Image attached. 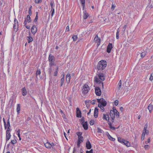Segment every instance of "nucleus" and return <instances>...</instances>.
Returning <instances> with one entry per match:
<instances>
[{
	"label": "nucleus",
	"instance_id": "obj_1",
	"mask_svg": "<svg viewBox=\"0 0 153 153\" xmlns=\"http://www.w3.org/2000/svg\"><path fill=\"white\" fill-rule=\"evenodd\" d=\"M105 79V77L102 73H100L98 74L95 76L94 81L97 83L102 84V88H104V86L102 81H104Z\"/></svg>",
	"mask_w": 153,
	"mask_h": 153
},
{
	"label": "nucleus",
	"instance_id": "obj_2",
	"mask_svg": "<svg viewBox=\"0 0 153 153\" xmlns=\"http://www.w3.org/2000/svg\"><path fill=\"white\" fill-rule=\"evenodd\" d=\"M55 59V57L53 55L51 54L49 55L48 57V60L49 62V65L50 68L49 69L48 73L50 75H51V73L52 66L53 65L55 66H56V64L54 63Z\"/></svg>",
	"mask_w": 153,
	"mask_h": 153
},
{
	"label": "nucleus",
	"instance_id": "obj_3",
	"mask_svg": "<svg viewBox=\"0 0 153 153\" xmlns=\"http://www.w3.org/2000/svg\"><path fill=\"white\" fill-rule=\"evenodd\" d=\"M110 116L111 118L112 122L113 123L114 121V118L115 116L116 117L119 118V113L118 111L115 108H113V110H111L110 111Z\"/></svg>",
	"mask_w": 153,
	"mask_h": 153
},
{
	"label": "nucleus",
	"instance_id": "obj_4",
	"mask_svg": "<svg viewBox=\"0 0 153 153\" xmlns=\"http://www.w3.org/2000/svg\"><path fill=\"white\" fill-rule=\"evenodd\" d=\"M107 65L106 62L104 60L99 61L97 65V69L99 70H102L105 69Z\"/></svg>",
	"mask_w": 153,
	"mask_h": 153
},
{
	"label": "nucleus",
	"instance_id": "obj_5",
	"mask_svg": "<svg viewBox=\"0 0 153 153\" xmlns=\"http://www.w3.org/2000/svg\"><path fill=\"white\" fill-rule=\"evenodd\" d=\"M97 100L99 103L98 104H100L103 107H105L106 106L107 102L103 98H101L99 99H97Z\"/></svg>",
	"mask_w": 153,
	"mask_h": 153
},
{
	"label": "nucleus",
	"instance_id": "obj_6",
	"mask_svg": "<svg viewBox=\"0 0 153 153\" xmlns=\"http://www.w3.org/2000/svg\"><path fill=\"white\" fill-rule=\"evenodd\" d=\"M89 90L88 85L85 84L83 86V88L82 89V93L84 94H86L88 93Z\"/></svg>",
	"mask_w": 153,
	"mask_h": 153
},
{
	"label": "nucleus",
	"instance_id": "obj_7",
	"mask_svg": "<svg viewBox=\"0 0 153 153\" xmlns=\"http://www.w3.org/2000/svg\"><path fill=\"white\" fill-rule=\"evenodd\" d=\"M14 24H13L14 30L16 32L18 30V22L17 20L16 19H14Z\"/></svg>",
	"mask_w": 153,
	"mask_h": 153
},
{
	"label": "nucleus",
	"instance_id": "obj_8",
	"mask_svg": "<svg viewBox=\"0 0 153 153\" xmlns=\"http://www.w3.org/2000/svg\"><path fill=\"white\" fill-rule=\"evenodd\" d=\"M45 146L46 148L48 149H51L53 148L54 146V144L53 143H51L49 142H47L45 144Z\"/></svg>",
	"mask_w": 153,
	"mask_h": 153
},
{
	"label": "nucleus",
	"instance_id": "obj_9",
	"mask_svg": "<svg viewBox=\"0 0 153 153\" xmlns=\"http://www.w3.org/2000/svg\"><path fill=\"white\" fill-rule=\"evenodd\" d=\"M95 93L98 96H100L101 94V90L99 87H97L95 88Z\"/></svg>",
	"mask_w": 153,
	"mask_h": 153
},
{
	"label": "nucleus",
	"instance_id": "obj_10",
	"mask_svg": "<svg viewBox=\"0 0 153 153\" xmlns=\"http://www.w3.org/2000/svg\"><path fill=\"white\" fill-rule=\"evenodd\" d=\"M94 40L97 43L98 46L100 45V38H99L97 35L95 37Z\"/></svg>",
	"mask_w": 153,
	"mask_h": 153
},
{
	"label": "nucleus",
	"instance_id": "obj_11",
	"mask_svg": "<svg viewBox=\"0 0 153 153\" xmlns=\"http://www.w3.org/2000/svg\"><path fill=\"white\" fill-rule=\"evenodd\" d=\"M113 48L112 44V43H109L108 45L107 48V52L108 53L111 52V50Z\"/></svg>",
	"mask_w": 153,
	"mask_h": 153
},
{
	"label": "nucleus",
	"instance_id": "obj_12",
	"mask_svg": "<svg viewBox=\"0 0 153 153\" xmlns=\"http://www.w3.org/2000/svg\"><path fill=\"white\" fill-rule=\"evenodd\" d=\"M76 110V117H81V112L79 108H77Z\"/></svg>",
	"mask_w": 153,
	"mask_h": 153
},
{
	"label": "nucleus",
	"instance_id": "obj_13",
	"mask_svg": "<svg viewBox=\"0 0 153 153\" xmlns=\"http://www.w3.org/2000/svg\"><path fill=\"white\" fill-rule=\"evenodd\" d=\"M50 5L51 6V10L50 11V12H52V13L51 14V16L52 17L53 16V15L54 13V7H53V3L52 2H51L50 3Z\"/></svg>",
	"mask_w": 153,
	"mask_h": 153
},
{
	"label": "nucleus",
	"instance_id": "obj_14",
	"mask_svg": "<svg viewBox=\"0 0 153 153\" xmlns=\"http://www.w3.org/2000/svg\"><path fill=\"white\" fill-rule=\"evenodd\" d=\"M37 29L35 25H33L31 28V31L33 34H35L37 32Z\"/></svg>",
	"mask_w": 153,
	"mask_h": 153
},
{
	"label": "nucleus",
	"instance_id": "obj_15",
	"mask_svg": "<svg viewBox=\"0 0 153 153\" xmlns=\"http://www.w3.org/2000/svg\"><path fill=\"white\" fill-rule=\"evenodd\" d=\"M86 147L87 149H90L91 147V145L90 141L88 140L86 143Z\"/></svg>",
	"mask_w": 153,
	"mask_h": 153
},
{
	"label": "nucleus",
	"instance_id": "obj_16",
	"mask_svg": "<svg viewBox=\"0 0 153 153\" xmlns=\"http://www.w3.org/2000/svg\"><path fill=\"white\" fill-rule=\"evenodd\" d=\"M102 119L103 120H105L106 121L109 122V117L107 114H103L102 116Z\"/></svg>",
	"mask_w": 153,
	"mask_h": 153
},
{
	"label": "nucleus",
	"instance_id": "obj_17",
	"mask_svg": "<svg viewBox=\"0 0 153 153\" xmlns=\"http://www.w3.org/2000/svg\"><path fill=\"white\" fill-rule=\"evenodd\" d=\"M71 77V74H70L68 73L67 74L66 77V81L68 83H69L70 82Z\"/></svg>",
	"mask_w": 153,
	"mask_h": 153
},
{
	"label": "nucleus",
	"instance_id": "obj_18",
	"mask_svg": "<svg viewBox=\"0 0 153 153\" xmlns=\"http://www.w3.org/2000/svg\"><path fill=\"white\" fill-rule=\"evenodd\" d=\"M98 109L97 108H95L94 109V117L95 118L97 117L98 116Z\"/></svg>",
	"mask_w": 153,
	"mask_h": 153
},
{
	"label": "nucleus",
	"instance_id": "obj_19",
	"mask_svg": "<svg viewBox=\"0 0 153 153\" xmlns=\"http://www.w3.org/2000/svg\"><path fill=\"white\" fill-rule=\"evenodd\" d=\"M11 135L10 133L6 132V140L7 141H8L10 138Z\"/></svg>",
	"mask_w": 153,
	"mask_h": 153
},
{
	"label": "nucleus",
	"instance_id": "obj_20",
	"mask_svg": "<svg viewBox=\"0 0 153 153\" xmlns=\"http://www.w3.org/2000/svg\"><path fill=\"white\" fill-rule=\"evenodd\" d=\"M83 127L84 128L85 130H86L88 129V126L87 122H85L83 123Z\"/></svg>",
	"mask_w": 153,
	"mask_h": 153
},
{
	"label": "nucleus",
	"instance_id": "obj_21",
	"mask_svg": "<svg viewBox=\"0 0 153 153\" xmlns=\"http://www.w3.org/2000/svg\"><path fill=\"white\" fill-rule=\"evenodd\" d=\"M22 95L23 96H25L27 94V91L25 87L23 88L22 89Z\"/></svg>",
	"mask_w": 153,
	"mask_h": 153
},
{
	"label": "nucleus",
	"instance_id": "obj_22",
	"mask_svg": "<svg viewBox=\"0 0 153 153\" xmlns=\"http://www.w3.org/2000/svg\"><path fill=\"white\" fill-rule=\"evenodd\" d=\"M84 16L83 18L85 19H86L88 17V14L86 13V11H83Z\"/></svg>",
	"mask_w": 153,
	"mask_h": 153
},
{
	"label": "nucleus",
	"instance_id": "obj_23",
	"mask_svg": "<svg viewBox=\"0 0 153 153\" xmlns=\"http://www.w3.org/2000/svg\"><path fill=\"white\" fill-rule=\"evenodd\" d=\"M123 143L127 147H130L131 146V144L128 141L125 140Z\"/></svg>",
	"mask_w": 153,
	"mask_h": 153
},
{
	"label": "nucleus",
	"instance_id": "obj_24",
	"mask_svg": "<svg viewBox=\"0 0 153 153\" xmlns=\"http://www.w3.org/2000/svg\"><path fill=\"white\" fill-rule=\"evenodd\" d=\"M58 70H59L58 67L57 66L56 68V71H55V72H54V73L53 75L54 76H57L58 71Z\"/></svg>",
	"mask_w": 153,
	"mask_h": 153
},
{
	"label": "nucleus",
	"instance_id": "obj_25",
	"mask_svg": "<svg viewBox=\"0 0 153 153\" xmlns=\"http://www.w3.org/2000/svg\"><path fill=\"white\" fill-rule=\"evenodd\" d=\"M65 80V74H64V76H63L62 78L61 79L60 82H61V84H60V86H62L64 83V81Z\"/></svg>",
	"mask_w": 153,
	"mask_h": 153
},
{
	"label": "nucleus",
	"instance_id": "obj_26",
	"mask_svg": "<svg viewBox=\"0 0 153 153\" xmlns=\"http://www.w3.org/2000/svg\"><path fill=\"white\" fill-rule=\"evenodd\" d=\"M148 109L149 111V112L150 113L152 110L153 106L151 104H150L148 106Z\"/></svg>",
	"mask_w": 153,
	"mask_h": 153
},
{
	"label": "nucleus",
	"instance_id": "obj_27",
	"mask_svg": "<svg viewBox=\"0 0 153 153\" xmlns=\"http://www.w3.org/2000/svg\"><path fill=\"white\" fill-rule=\"evenodd\" d=\"M16 110L18 114H19L20 113L19 111L20 110V104H18L17 105V108Z\"/></svg>",
	"mask_w": 153,
	"mask_h": 153
},
{
	"label": "nucleus",
	"instance_id": "obj_28",
	"mask_svg": "<svg viewBox=\"0 0 153 153\" xmlns=\"http://www.w3.org/2000/svg\"><path fill=\"white\" fill-rule=\"evenodd\" d=\"M118 140L119 142L123 143L125 140L120 137H118Z\"/></svg>",
	"mask_w": 153,
	"mask_h": 153
},
{
	"label": "nucleus",
	"instance_id": "obj_29",
	"mask_svg": "<svg viewBox=\"0 0 153 153\" xmlns=\"http://www.w3.org/2000/svg\"><path fill=\"white\" fill-rule=\"evenodd\" d=\"M149 132L148 130H146V129H143L142 134H143V135H145L146 134H148Z\"/></svg>",
	"mask_w": 153,
	"mask_h": 153
},
{
	"label": "nucleus",
	"instance_id": "obj_30",
	"mask_svg": "<svg viewBox=\"0 0 153 153\" xmlns=\"http://www.w3.org/2000/svg\"><path fill=\"white\" fill-rule=\"evenodd\" d=\"M121 86V81L120 80L118 84L117 89L119 90Z\"/></svg>",
	"mask_w": 153,
	"mask_h": 153
},
{
	"label": "nucleus",
	"instance_id": "obj_31",
	"mask_svg": "<svg viewBox=\"0 0 153 153\" xmlns=\"http://www.w3.org/2000/svg\"><path fill=\"white\" fill-rule=\"evenodd\" d=\"M120 30L119 28H118L117 30V31L116 33V38L118 39L119 38V35Z\"/></svg>",
	"mask_w": 153,
	"mask_h": 153
},
{
	"label": "nucleus",
	"instance_id": "obj_32",
	"mask_svg": "<svg viewBox=\"0 0 153 153\" xmlns=\"http://www.w3.org/2000/svg\"><path fill=\"white\" fill-rule=\"evenodd\" d=\"M146 53V51L143 52L140 54V56L142 58H143L144 57Z\"/></svg>",
	"mask_w": 153,
	"mask_h": 153
},
{
	"label": "nucleus",
	"instance_id": "obj_33",
	"mask_svg": "<svg viewBox=\"0 0 153 153\" xmlns=\"http://www.w3.org/2000/svg\"><path fill=\"white\" fill-rule=\"evenodd\" d=\"M108 124L110 128L111 129H113V130H115V127H113L112 126L111 123V122H109L108 123Z\"/></svg>",
	"mask_w": 153,
	"mask_h": 153
},
{
	"label": "nucleus",
	"instance_id": "obj_34",
	"mask_svg": "<svg viewBox=\"0 0 153 153\" xmlns=\"http://www.w3.org/2000/svg\"><path fill=\"white\" fill-rule=\"evenodd\" d=\"M27 21L28 22H30L31 21L30 15H27Z\"/></svg>",
	"mask_w": 153,
	"mask_h": 153
},
{
	"label": "nucleus",
	"instance_id": "obj_35",
	"mask_svg": "<svg viewBox=\"0 0 153 153\" xmlns=\"http://www.w3.org/2000/svg\"><path fill=\"white\" fill-rule=\"evenodd\" d=\"M98 106L100 108L101 111L102 112H103L104 110V107L102 106H101L100 104H98Z\"/></svg>",
	"mask_w": 153,
	"mask_h": 153
},
{
	"label": "nucleus",
	"instance_id": "obj_36",
	"mask_svg": "<svg viewBox=\"0 0 153 153\" xmlns=\"http://www.w3.org/2000/svg\"><path fill=\"white\" fill-rule=\"evenodd\" d=\"M80 1L83 7V9H84L85 6V0H80Z\"/></svg>",
	"mask_w": 153,
	"mask_h": 153
},
{
	"label": "nucleus",
	"instance_id": "obj_37",
	"mask_svg": "<svg viewBox=\"0 0 153 153\" xmlns=\"http://www.w3.org/2000/svg\"><path fill=\"white\" fill-rule=\"evenodd\" d=\"M28 39H27L28 41V42L29 43L32 42L33 40L32 38L31 37L29 36L27 37Z\"/></svg>",
	"mask_w": 153,
	"mask_h": 153
},
{
	"label": "nucleus",
	"instance_id": "obj_38",
	"mask_svg": "<svg viewBox=\"0 0 153 153\" xmlns=\"http://www.w3.org/2000/svg\"><path fill=\"white\" fill-rule=\"evenodd\" d=\"M72 38L73 39V41H75L77 39V37L76 35H74L73 36Z\"/></svg>",
	"mask_w": 153,
	"mask_h": 153
},
{
	"label": "nucleus",
	"instance_id": "obj_39",
	"mask_svg": "<svg viewBox=\"0 0 153 153\" xmlns=\"http://www.w3.org/2000/svg\"><path fill=\"white\" fill-rule=\"evenodd\" d=\"M97 132L98 133H102V134L103 133V131L102 129H101L100 128H97Z\"/></svg>",
	"mask_w": 153,
	"mask_h": 153
},
{
	"label": "nucleus",
	"instance_id": "obj_40",
	"mask_svg": "<svg viewBox=\"0 0 153 153\" xmlns=\"http://www.w3.org/2000/svg\"><path fill=\"white\" fill-rule=\"evenodd\" d=\"M83 141V137L82 136H81L78 137V141L81 142V143Z\"/></svg>",
	"mask_w": 153,
	"mask_h": 153
},
{
	"label": "nucleus",
	"instance_id": "obj_41",
	"mask_svg": "<svg viewBox=\"0 0 153 153\" xmlns=\"http://www.w3.org/2000/svg\"><path fill=\"white\" fill-rule=\"evenodd\" d=\"M41 74V71L40 69H38L37 70L36 72V77H37V76L39 75H40Z\"/></svg>",
	"mask_w": 153,
	"mask_h": 153
},
{
	"label": "nucleus",
	"instance_id": "obj_42",
	"mask_svg": "<svg viewBox=\"0 0 153 153\" xmlns=\"http://www.w3.org/2000/svg\"><path fill=\"white\" fill-rule=\"evenodd\" d=\"M3 120L4 123V128L5 129H6V123L5 121V119L4 118L3 119Z\"/></svg>",
	"mask_w": 153,
	"mask_h": 153
},
{
	"label": "nucleus",
	"instance_id": "obj_43",
	"mask_svg": "<svg viewBox=\"0 0 153 153\" xmlns=\"http://www.w3.org/2000/svg\"><path fill=\"white\" fill-rule=\"evenodd\" d=\"M108 138L110 140H112V141H114L115 140V139L114 138L112 137L109 135V136L108 137Z\"/></svg>",
	"mask_w": 153,
	"mask_h": 153
},
{
	"label": "nucleus",
	"instance_id": "obj_44",
	"mask_svg": "<svg viewBox=\"0 0 153 153\" xmlns=\"http://www.w3.org/2000/svg\"><path fill=\"white\" fill-rule=\"evenodd\" d=\"M144 148L146 150L148 149L149 148V146L148 145H146L144 146Z\"/></svg>",
	"mask_w": 153,
	"mask_h": 153
},
{
	"label": "nucleus",
	"instance_id": "obj_45",
	"mask_svg": "<svg viewBox=\"0 0 153 153\" xmlns=\"http://www.w3.org/2000/svg\"><path fill=\"white\" fill-rule=\"evenodd\" d=\"M153 79V73H152L150 77L149 78L150 80L152 81Z\"/></svg>",
	"mask_w": 153,
	"mask_h": 153
},
{
	"label": "nucleus",
	"instance_id": "obj_46",
	"mask_svg": "<svg viewBox=\"0 0 153 153\" xmlns=\"http://www.w3.org/2000/svg\"><path fill=\"white\" fill-rule=\"evenodd\" d=\"M89 123L91 125H93L94 124V120H91L89 122Z\"/></svg>",
	"mask_w": 153,
	"mask_h": 153
},
{
	"label": "nucleus",
	"instance_id": "obj_47",
	"mask_svg": "<svg viewBox=\"0 0 153 153\" xmlns=\"http://www.w3.org/2000/svg\"><path fill=\"white\" fill-rule=\"evenodd\" d=\"M11 143L12 144H15L16 143V140H11Z\"/></svg>",
	"mask_w": 153,
	"mask_h": 153
},
{
	"label": "nucleus",
	"instance_id": "obj_48",
	"mask_svg": "<svg viewBox=\"0 0 153 153\" xmlns=\"http://www.w3.org/2000/svg\"><path fill=\"white\" fill-rule=\"evenodd\" d=\"M115 7V4H112L111 6V9L113 10Z\"/></svg>",
	"mask_w": 153,
	"mask_h": 153
},
{
	"label": "nucleus",
	"instance_id": "obj_49",
	"mask_svg": "<svg viewBox=\"0 0 153 153\" xmlns=\"http://www.w3.org/2000/svg\"><path fill=\"white\" fill-rule=\"evenodd\" d=\"M35 1L36 3H39L42 2V0H35Z\"/></svg>",
	"mask_w": 153,
	"mask_h": 153
},
{
	"label": "nucleus",
	"instance_id": "obj_50",
	"mask_svg": "<svg viewBox=\"0 0 153 153\" xmlns=\"http://www.w3.org/2000/svg\"><path fill=\"white\" fill-rule=\"evenodd\" d=\"M127 27L126 25H125L123 27V30L124 32L125 31V30L126 29Z\"/></svg>",
	"mask_w": 153,
	"mask_h": 153
},
{
	"label": "nucleus",
	"instance_id": "obj_51",
	"mask_svg": "<svg viewBox=\"0 0 153 153\" xmlns=\"http://www.w3.org/2000/svg\"><path fill=\"white\" fill-rule=\"evenodd\" d=\"M86 153H93V149H91L90 151H87Z\"/></svg>",
	"mask_w": 153,
	"mask_h": 153
},
{
	"label": "nucleus",
	"instance_id": "obj_52",
	"mask_svg": "<svg viewBox=\"0 0 153 153\" xmlns=\"http://www.w3.org/2000/svg\"><path fill=\"white\" fill-rule=\"evenodd\" d=\"M77 135L78 136V137L81 136L82 133L80 132H78V133H77Z\"/></svg>",
	"mask_w": 153,
	"mask_h": 153
},
{
	"label": "nucleus",
	"instance_id": "obj_53",
	"mask_svg": "<svg viewBox=\"0 0 153 153\" xmlns=\"http://www.w3.org/2000/svg\"><path fill=\"white\" fill-rule=\"evenodd\" d=\"M118 104V101L116 100L114 102V104L115 105H117Z\"/></svg>",
	"mask_w": 153,
	"mask_h": 153
},
{
	"label": "nucleus",
	"instance_id": "obj_54",
	"mask_svg": "<svg viewBox=\"0 0 153 153\" xmlns=\"http://www.w3.org/2000/svg\"><path fill=\"white\" fill-rule=\"evenodd\" d=\"M69 31V28L68 26H67L66 27V29H65V31Z\"/></svg>",
	"mask_w": 153,
	"mask_h": 153
},
{
	"label": "nucleus",
	"instance_id": "obj_55",
	"mask_svg": "<svg viewBox=\"0 0 153 153\" xmlns=\"http://www.w3.org/2000/svg\"><path fill=\"white\" fill-rule=\"evenodd\" d=\"M38 18V16H37V15H36V17L34 20V22H35L37 21Z\"/></svg>",
	"mask_w": 153,
	"mask_h": 153
},
{
	"label": "nucleus",
	"instance_id": "obj_56",
	"mask_svg": "<svg viewBox=\"0 0 153 153\" xmlns=\"http://www.w3.org/2000/svg\"><path fill=\"white\" fill-rule=\"evenodd\" d=\"M6 128L7 127H10V123H9L8 122H7V124H6Z\"/></svg>",
	"mask_w": 153,
	"mask_h": 153
},
{
	"label": "nucleus",
	"instance_id": "obj_57",
	"mask_svg": "<svg viewBox=\"0 0 153 153\" xmlns=\"http://www.w3.org/2000/svg\"><path fill=\"white\" fill-rule=\"evenodd\" d=\"M96 100H92L91 103L92 104H94L95 103Z\"/></svg>",
	"mask_w": 153,
	"mask_h": 153
},
{
	"label": "nucleus",
	"instance_id": "obj_58",
	"mask_svg": "<svg viewBox=\"0 0 153 153\" xmlns=\"http://www.w3.org/2000/svg\"><path fill=\"white\" fill-rule=\"evenodd\" d=\"M150 138L149 137L147 141L145 143L146 144H147L148 143H149L150 142Z\"/></svg>",
	"mask_w": 153,
	"mask_h": 153
},
{
	"label": "nucleus",
	"instance_id": "obj_59",
	"mask_svg": "<svg viewBox=\"0 0 153 153\" xmlns=\"http://www.w3.org/2000/svg\"><path fill=\"white\" fill-rule=\"evenodd\" d=\"M28 13L30 15H31L32 14V12L31 10L30 9H29L28 11Z\"/></svg>",
	"mask_w": 153,
	"mask_h": 153
},
{
	"label": "nucleus",
	"instance_id": "obj_60",
	"mask_svg": "<svg viewBox=\"0 0 153 153\" xmlns=\"http://www.w3.org/2000/svg\"><path fill=\"white\" fill-rule=\"evenodd\" d=\"M10 127H7V131L6 132L10 133Z\"/></svg>",
	"mask_w": 153,
	"mask_h": 153
},
{
	"label": "nucleus",
	"instance_id": "obj_61",
	"mask_svg": "<svg viewBox=\"0 0 153 153\" xmlns=\"http://www.w3.org/2000/svg\"><path fill=\"white\" fill-rule=\"evenodd\" d=\"M145 135H143V134H142V138H141V139H142V140H143L144 139V137H145Z\"/></svg>",
	"mask_w": 153,
	"mask_h": 153
},
{
	"label": "nucleus",
	"instance_id": "obj_62",
	"mask_svg": "<svg viewBox=\"0 0 153 153\" xmlns=\"http://www.w3.org/2000/svg\"><path fill=\"white\" fill-rule=\"evenodd\" d=\"M120 110L121 111L123 112L124 110L123 108V107H121L120 108Z\"/></svg>",
	"mask_w": 153,
	"mask_h": 153
},
{
	"label": "nucleus",
	"instance_id": "obj_63",
	"mask_svg": "<svg viewBox=\"0 0 153 153\" xmlns=\"http://www.w3.org/2000/svg\"><path fill=\"white\" fill-rule=\"evenodd\" d=\"M81 143V142L78 141L77 145L78 147H79V146L80 144V143Z\"/></svg>",
	"mask_w": 153,
	"mask_h": 153
},
{
	"label": "nucleus",
	"instance_id": "obj_64",
	"mask_svg": "<svg viewBox=\"0 0 153 153\" xmlns=\"http://www.w3.org/2000/svg\"><path fill=\"white\" fill-rule=\"evenodd\" d=\"M25 27L28 29H29L30 28V26H26Z\"/></svg>",
	"mask_w": 153,
	"mask_h": 153
}]
</instances>
